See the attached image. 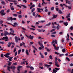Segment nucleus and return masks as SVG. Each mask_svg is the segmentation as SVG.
Instances as JSON below:
<instances>
[{
    "label": "nucleus",
    "instance_id": "0e129e2a",
    "mask_svg": "<svg viewBox=\"0 0 73 73\" xmlns=\"http://www.w3.org/2000/svg\"><path fill=\"white\" fill-rule=\"evenodd\" d=\"M56 32H53V33H51V34L53 35V34H56Z\"/></svg>",
    "mask_w": 73,
    "mask_h": 73
},
{
    "label": "nucleus",
    "instance_id": "58836bf2",
    "mask_svg": "<svg viewBox=\"0 0 73 73\" xmlns=\"http://www.w3.org/2000/svg\"><path fill=\"white\" fill-rule=\"evenodd\" d=\"M68 56H69V57H72V56H73V53L69 55Z\"/></svg>",
    "mask_w": 73,
    "mask_h": 73
},
{
    "label": "nucleus",
    "instance_id": "3c124183",
    "mask_svg": "<svg viewBox=\"0 0 73 73\" xmlns=\"http://www.w3.org/2000/svg\"><path fill=\"white\" fill-rule=\"evenodd\" d=\"M70 30L71 31H72L73 30V26H71L70 28Z\"/></svg>",
    "mask_w": 73,
    "mask_h": 73
},
{
    "label": "nucleus",
    "instance_id": "09e8293b",
    "mask_svg": "<svg viewBox=\"0 0 73 73\" xmlns=\"http://www.w3.org/2000/svg\"><path fill=\"white\" fill-rule=\"evenodd\" d=\"M56 11H57V12H58V10L59 9H58V8H56Z\"/></svg>",
    "mask_w": 73,
    "mask_h": 73
},
{
    "label": "nucleus",
    "instance_id": "e2e57ef3",
    "mask_svg": "<svg viewBox=\"0 0 73 73\" xmlns=\"http://www.w3.org/2000/svg\"><path fill=\"white\" fill-rule=\"evenodd\" d=\"M55 69V70H59V69L57 68H56Z\"/></svg>",
    "mask_w": 73,
    "mask_h": 73
},
{
    "label": "nucleus",
    "instance_id": "8fccbe9b",
    "mask_svg": "<svg viewBox=\"0 0 73 73\" xmlns=\"http://www.w3.org/2000/svg\"><path fill=\"white\" fill-rule=\"evenodd\" d=\"M0 44H2V45H3V44H4V43L3 42H0Z\"/></svg>",
    "mask_w": 73,
    "mask_h": 73
},
{
    "label": "nucleus",
    "instance_id": "c756f323",
    "mask_svg": "<svg viewBox=\"0 0 73 73\" xmlns=\"http://www.w3.org/2000/svg\"><path fill=\"white\" fill-rule=\"evenodd\" d=\"M51 59V60H52L53 59V58H52V56L51 55H50V56L49 57Z\"/></svg>",
    "mask_w": 73,
    "mask_h": 73
},
{
    "label": "nucleus",
    "instance_id": "13d9d810",
    "mask_svg": "<svg viewBox=\"0 0 73 73\" xmlns=\"http://www.w3.org/2000/svg\"><path fill=\"white\" fill-rule=\"evenodd\" d=\"M44 53L45 56L47 55V54H48V53L47 52H45Z\"/></svg>",
    "mask_w": 73,
    "mask_h": 73
},
{
    "label": "nucleus",
    "instance_id": "c9c22d12",
    "mask_svg": "<svg viewBox=\"0 0 73 73\" xmlns=\"http://www.w3.org/2000/svg\"><path fill=\"white\" fill-rule=\"evenodd\" d=\"M45 66H46L47 67H49V66H50V65H48V64H44Z\"/></svg>",
    "mask_w": 73,
    "mask_h": 73
},
{
    "label": "nucleus",
    "instance_id": "864d4df0",
    "mask_svg": "<svg viewBox=\"0 0 73 73\" xmlns=\"http://www.w3.org/2000/svg\"><path fill=\"white\" fill-rule=\"evenodd\" d=\"M55 54H58V55L59 54H60V53H59L58 52H55Z\"/></svg>",
    "mask_w": 73,
    "mask_h": 73
},
{
    "label": "nucleus",
    "instance_id": "423d86ee",
    "mask_svg": "<svg viewBox=\"0 0 73 73\" xmlns=\"http://www.w3.org/2000/svg\"><path fill=\"white\" fill-rule=\"evenodd\" d=\"M7 20H11V21L13 20V18H12V17H8Z\"/></svg>",
    "mask_w": 73,
    "mask_h": 73
},
{
    "label": "nucleus",
    "instance_id": "2f4dec72",
    "mask_svg": "<svg viewBox=\"0 0 73 73\" xmlns=\"http://www.w3.org/2000/svg\"><path fill=\"white\" fill-rule=\"evenodd\" d=\"M21 50H20L18 51V54H20V52H21Z\"/></svg>",
    "mask_w": 73,
    "mask_h": 73
},
{
    "label": "nucleus",
    "instance_id": "9b49d317",
    "mask_svg": "<svg viewBox=\"0 0 73 73\" xmlns=\"http://www.w3.org/2000/svg\"><path fill=\"white\" fill-rule=\"evenodd\" d=\"M58 13H59L60 14H62L63 13V12L61 11V10H59L58 11Z\"/></svg>",
    "mask_w": 73,
    "mask_h": 73
},
{
    "label": "nucleus",
    "instance_id": "6e6d98bb",
    "mask_svg": "<svg viewBox=\"0 0 73 73\" xmlns=\"http://www.w3.org/2000/svg\"><path fill=\"white\" fill-rule=\"evenodd\" d=\"M59 48V47H56V50H58V49Z\"/></svg>",
    "mask_w": 73,
    "mask_h": 73
},
{
    "label": "nucleus",
    "instance_id": "a211bd4d",
    "mask_svg": "<svg viewBox=\"0 0 73 73\" xmlns=\"http://www.w3.org/2000/svg\"><path fill=\"white\" fill-rule=\"evenodd\" d=\"M26 53L27 55H29V53L28 52V50L26 49Z\"/></svg>",
    "mask_w": 73,
    "mask_h": 73
},
{
    "label": "nucleus",
    "instance_id": "dca6fc26",
    "mask_svg": "<svg viewBox=\"0 0 73 73\" xmlns=\"http://www.w3.org/2000/svg\"><path fill=\"white\" fill-rule=\"evenodd\" d=\"M1 38L2 39V40H4V39H8V37L7 36H5L4 37H3V38Z\"/></svg>",
    "mask_w": 73,
    "mask_h": 73
},
{
    "label": "nucleus",
    "instance_id": "5701e85b",
    "mask_svg": "<svg viewBox=\"0 0 73 73\" xmlns=\"http://www.w3.org/2000/svg\"><path fill=\"white\" fill-rule=\"evenodd\" d=\"M54 24H56V25H57V24L56 22H55L54 23L53 22L52 23V25H54Z\"/></svg>",
    "mask_w": 73,
    "mask_h": 73
},
{
    "label": "nucleus",
    "instance_id": "412c9836",
    "mask_svg": "<svg viewBox=\"0 0 73 73\" xmlns=\"http://www.w3.org/2000/svg\"><path fill=\"white\" fill-rule=\"evenodd\" d=\"M38 10V12H41V11L40 10V8H37Z\"/></svg>",
    "mask_w": 73,
    "mask_h": 73
},
{
    "label": "nucleus",
    "instance_id": "680f3d73",
    "mask_svg": "<svg viewBox=\"0 0 73 73\" xmlns=\"http://www.w3.org/2000/svg\"><path fill=\"white\" fill-rule=\"evenodd\" d=\"M17 52H16L15 53V56H17Z\"/></svg>",
    "mask_w": 73,
    "mask_h": 73
},
{
    "label": "nucleus",
    "instance_id": "774afa93",
    "mask_svg": "<svg viewBox=\"0 0 73 73\" xmlns=\"http://www.w3.org/2000/svg\"><path fill=\"white\" fill-rule=\"evenodd\" d=\"M12 7H11V9L12 11H13V10H14V8H13Z\"/></svg>",
    "mask_w": 73,
    "mask_h": 73
},
{
    "label": "nucleus",
    "instance_id": "72a5a7b5",
    "mask_svg": "<svg viewBox=\"0 0 73 73\" xmlns=\"http://www.w3.org/2000/svg\"><path fill=\"white\" fill-rule=\"evenodd\" d=\"M62 52H63V53H64V52H65L66 50H65V49H63L62 50Z\"/></svg>",
    "mask_w": 73,
    "mask_h": 73
},
{
    "label": "nucleus",
    "instance_id": "a18cd8bd",
    "mask_svg": "<svg viewBox=\"0 0 73 73\" xmlns=\"http://www.w3.org/2000/svg\"><path fill=\"white\" fill-rule=\"evenodd\" d=\"M30 68L31 70H33L34 69V68L32 67H30Z\"/></svg>",
    "mask_w": 73,
    "mask_h": 73
},
{
    "label": "nucleus",
    "instance_id": "f3484780",
    "mask_svg": "<svg viewBox=\"0 0 73 73\" xmlns=\"http://www.w3.org/2000/svg\"><path fill=\"white\" fill-rule=\"evenodd\" d=\"M12 58H13V57H11L9 58V61H12Z\"/></svg>",
    "mask_w": 73,
    "mask_h": 73
},
{
    "label": "nucleus",
    "instance_id": "4d7b16f0",
    "mask_svg": "<svg viewBox=\"0 0 73 73\" xmlns=\"http://www.w3.org/2000/svg\"><path fill=\"white\" fill-rule=\"evenodd\" d=\"M37 31L38 32H41V30L39 29H38Z\"/></svg>",
    "mask_w": 73,
    "mask_h": 73
},
{
    "label": "nucleus",
    "instance_id": "473e14b6",
    "mask_svg": "<svg viewBox=\"0 0 73 73\" xmlns=\"http://www.w3.org/2000/svg\"><path fill=\"white\" fill-rule=\"evenodd\" d=\"M18 17H19V18H20V19H21V17H22V16L21 15H19L18 16Z\"/></svg>",
    "mask_w": 73,
    "mask_h": 73
},
{
    "label": "nucleus",
    "instance_id": "ea45409f",
    "mask_svg": "<svg viewBox=\"0 0 73 73\" xmlns=\"http://www.w3.org/2000/svg\"><path fill=\"white\" fill-rule=\"evenodd\" d=\"M55 66H57V67H59V65H58V64H55Z\"/></svg>",
    "mask_w": 73,
    "mask_h": 73
},
{
    "label": "nucleus",
    "instance_id": "39448f33",
    "mask_svg": "<svg viewBox=\"0 0 73 73\" xmlns=\"http://www.w3.org/2000/svg\"><path fill=\"white\" fill-rule=\"evenodd\" d=\"M10 54H9V53H8L5 54L4 56L5 57H7V58H8V57H9V55Z\"/></svg>",
    "mask_w": 73,
    "mask_h": 73
},
{
    "label": "nucleus",
    "instance_id": "9d476101",
    "mask_svg": "<svg viewBox=\"0 0 73 73\" xmlns=\"http://www.w3.org/2000/svg\"><path fill=\"white\" fill-rule=\"evenodd\" d=\"M39 54L40 56H41L42 58H44V56L42 55V54L41 53V52H40Z\"/></svg>",
    "mask_w": 73,
    "mask_h": 73
},
{
    "label": "nucleus",
    "instance_id": "79ce46f5",
    "mask_svg": "<svg viewBox=\"0 0 73 73\" xmlns=\"http://www.w3.org/2000/svg\"><path fill=\"white\" fill-rule=\"evenodd\" d=\"M13 35V36H15V34H14L13 33H11V32H10V33L9 35Z\"/></svg>",
    "mask_w": 73,
    "mask_h": 73
},
{
    "label": "nucleus",
    "instance_id": "4c0bfd02",
    "mask_svg": "<svg viewBox=\"0 0 73 73\" xmlns=\"http://www.w3.org/2000/svg\"><path fill=\"white\" fill-rule=\"evenodd\" d=\"M1 3L2 4H3V5H5V2L4 1H2Z\"/></svg>",
    "mask_w": 73,
    "mask_h": 73
},
{
    "label": "nucleus",
    "instance_id": "052dcab7",
    "mask_svg": "<svg viewBox=\"0 0 73 73\" xmlns=\"http://www.w3.org/2000/svg\"><path fill=\"white\" fill-rule=\"evenodd\" d=\"M53 73H56V72H55V69H54L53 71Z\"/></svg>",
    "mask_w": 73,
    "mask_h": 73
},
{
    "label": "nucleus",
    "instance_id": "1a4fd4ad",
    "mask_svg": "<svg viewBox=\"0 0 73 73\" xmlns=\"http://www.w3.org/2000/svg\"><path fill=\"white\" fill-rule=\"evenodd\" d=\"M21 63H22V64H25V63H26V64L28 65V62H27L26 61L24 62H22Z\"/></svg>",
    "mask_w": 73,
    "mask_h": 73
},
{
    "label": "nucleus",
    "instance_id": "f03ea898",
    "mask_svg": "<svg viewBox=\"0 0 73 73\" xmlns=\"http://www.w3.org/2000/svg\"><path fill=\"white\" fill-rule=\"evenodd\" d=\"M15 41L16 43H17V42H18V40H21L20 38L19 37L17 38V36L15 37Z\"/></svg>",
    "mask_w": 73,
    "mask_h": 73
},
{
    "label": "nucleus",
    "instance_id": "20e7f679",
    "mask_svg": "<svg viewBox=\"0 0 73 73\" xmlns=\"http://www.w3.org/2000/svg\"><path fill=\"white\" fill-rule=\"evenodd\" d=\"M4 11L3 10H1V12H0V13L2 15H5V13H4Z\"/></svg>",
    "mask_w": 73,
    "mask_h": 73
},
{
    "label": "nucleus",
    "instance_id": "e433bc0d",
    "mask_svg": "<svg viewBox=\"0 0 73 73\" xmlns=\"http://www.w3.org/2000/svg\"><path fill=\"white\" fill-rule=\"evenodd\" d=\"M18 13L19 14V15H21V14L22 13H21V11L20 12H18Z\"/></svg>",
    "mask_w": 73,
    "mask_h": 73
},
{
    "label": "nucleus",
    "instance_id": "a19ab883",
    "mask_svg": "<svg viewBox=\"0 0 73 73\" xmlns=\"http://www.w3.org/2000/svg\"><path fill=\"white\" fill-rule=\"evenodd\" d=\"M66 60H68V61H70V59H69V58H68L66 57Z\"/></svg>",
    "mask_w": 73,
    "mask_h": 73
},
{
    "label": "nucleus",
    "instance_id": "4468645a",
    "mask_svg": "<svg viewBox=\"0 0 73 73\" xmlns=\"http://www.w3.org/2000/svg\"><path fill=\"white\" fill-rule=\"evenodd\" d=\"M35 7V5L34 4L32 5L31 7L30 8V9H32V8H33Z\"/></svg>",
    "mask_w": 73,
    "mask_h": 73
},
{
    "label": "nucleus",
    "instance_id": "37998d69",
    "mask_svg": "<svg viewBox=\"0 0 73 73\" xmlns=\"http://www.w3.org/2000/svg\"><path fill=\"white\" fill-rule=\"evenodd\" d=\"M11 44H13V43L12 42H9L8 43L9 45L10 46L11 45Z\"/></svg>",
    "mask_w": 73,
    "mask_h": 73
},
{
    "label": "nucleus",
    "instance_id": "7ed1b4c3",
    "mask_svg": "<svg viewBox=\"0 0 73 73\" xmlns=\"http://www.w3.org/2000/svg\"><path fill=\"white\" fill-rule=\"evenodd\" d=\"M4 32L5 33L4 35L5 36H7V35H9L10 34V33H8V32L7 31H4Z\"/></svg>",
    "mask_w": 73,
    "mask_h": 73
},
{
    "label": "nucleus",
    "instance_id": "ddd939ff",
    "mask_svg": "<svg viewBox=\"0 0 73 73\" xmlns=\"http://www.w3.org/2000/svg\"><path fill=\"white\" fill-rule=\"evenodd\" d=\"M57 15H55L54 14L53 15V18H56L57 17Z\"/></svg>",
    "mask_w": 73,
    "mask_h": 73
},
{
    "label": "nucleus",
    "instance_id": "338daca9",
    "mask_svg": "<svg viewBox=\"0 0 73 73\" xmlns=\"http://www.w3.org/2000/svg\"><path fill=\"white\" fill-rule=\"evenodd\" d=\"M33 42H30V44L31 45H32V44H33Z\"/></svg>",
    "mask_w": 73,
    "mask_h": 73
},
{
    "label": "nucleus",
    "instance_id": "aec40b11",
    "mask_svg": "<svg viewBox=\"0 0 73 73\" xmlns=\"http://www.w3.org/2000/svg\"><path fill=\"white\" fill-rule=\"evenodd\" d=\"M50 24H51V23H49L48 24H46L45 25V26H46V27H48V26H49Z\"/></svg>",
    "mask_w": 73,
    "mask_h": 73
},
{
    "label": "nucleus",
    "instance_id": "f257e3e1",
    "mask_svg": "<svg viewBox=\"0 0 73 73\" xmlns=\"http://www.w3.org/2000/svg\"><path fill=\"white\" fill-rule=\"evenodd\" d=\"M10 68H11L12 69H15L16 68V67L14 66H11V67H10L9 66H8L7 68V69L9 70V71H10Z\"/></svg>",
    "mask_w": 73,
    "mask_h": 73
},
{
    "label": "nucleus",
    "instance_id": "7c9ffc66",
    "mask_svg": "<svg viewBox=\"0 0 73 73\" xmlns=\"http://www.w3.org/2000/svg\"><path fill=\"white\" fill-rule=\"evenodd\" d=\"M40 46L42 48H44V46H43V44L41 43L40 44Z\"/></svg>",
    "mask_w": 73,
    "mask_h": 73
},
{
    "label": "nucleus",
    "instance_id": "bf43d9fd",
    "mask_svg": "<svg viewBox=\"0 0 73 73\" xmlns=\"http://www.w3.org/2000/svg\"><path fill=\"white\" fill-rule=\"evenodd\" d=\"M23 38H24V36H22L21 37V40H23Z\"/></svg>",
    "mask_w": 73,
    "mask_h": 73
},
{
    "label": "nucleus",
    "instance_id": "de8ad7c7",
    "mask_svg": "<svg viewBox=\"0 0 73 73\" xmlns=\"http://www.w3.org/2000/svg\"><path fill=\"white\" fill-rule=\"evenodd\" d=\"M10 4H11L10 5V7H13V6H12V5H13V3H10Z\"/></svg>",
    "mask_w": 73,
    "mask_h": 73
},
{
    "label": "nucleus",
    "instance_id": "c85d7f7f",
    "mask_svg": "<svg viewBox=\"0 0 73 73\" xmlns=\"http://www.w3.org/2000/svg\"><path fill=\"white\" fill-rule=\"evenodd\" d=\"M59 28H60V25H58L57 27V30H58V29H59Z\"/></svg>",
    "mask_w": 73,
    "mask_h": 73
},
{
    "label": "nucleus",
    "instance_id": "4be33fe9",
    "mask_svg": "<svg viewBox=\"0 0 73 73\" xmlns=\"http://www.w3.org/2000/svg\"><path fill=\"white\" fill-rule=\"evenodd\" d=\"M33 16H36V13L35 12H33Z\"/></svg>",
    "mask_w": 73,
    "mask_h": 73
},
{
    "label": "nucleus",
    "instance_id": "603ef678",
    "mask_svg": "<svg viewBox=\"0 0 73 73\" xmlns=\"http://www.w3.org/2000/svg\"><path fill=\"white\" fill-rule=\"evenodd\" d=\"M51 10H52V11H53V10H54V7H52L51 8Z\"/></svg>",
    "mask_w": 73,
    "mask_h": 73
},
{
    "label": "nucleus",
    "instance_id": "6ab92c4d",
    "mask_svg": "<svg viewBox=\"0 0 73 73\" xmlns=\"http://www.w3.org/2000/svg\"><path fill=\"white\" fill-rule=\"evenodd\" d=\"M64 25L66 26H67L68 25V22H66V23H64Z\"/></svg>",
    "mask_w": 73,
    "mask_h": 73
},
{
    "label": "nucleus",
    "instance_id": "6e6552de",
    "mask_svg": "<svg viewBox=\"0 0 73 73\" xmlns=\"http://www.w3.org/2000/svg\"><path fill=\"white\" fill-rule=\"evenodd\" d=\"M17 24L16 23H15L14 24V25H12V26L14 27H17Z\"/></svg>",
    "mask_w": 73,
    "mask_h": 73
},
{
    "label": "nucleus",
    "instance_id": "0eeeda50",
    "mask_svg": "<svg viewBox=\"0 0 73 73\" xmlns=\"http://www.w3.org/2000/svg\"><path fill=\"white\" fill-rule=\"evenodd\" d=\"M34 37V36H31V35H30L29 36V38L30 39H31V40H33Z\"/></svg>",
    "mask_w": 73,
    "mask_h": 73
},
{
    "label": "nucleus",
    "instance_id": "2eb2a0df",
    "mask_svg": "<svg viewBox=\"0 0 73 73\" xmlns=\"http://www.w3.org/2000/svg\"><path fill=\"white\" fill-rule=\"evenodd\" d=\"M44 4H45V2H44V0H42V5H44Z\"/></svg>",
    "mask_w": 73,
    "mask_h": 73
},
{
    "label": "nucleus",
    "instance_id": "cd10ccee",
    "mask_svg": "<svg viewBox=\"0 0 73 73\" xmlns=\"http://www.w3.org/2000/svg\"><path fill=\"white\" fill-rule=\"evenodd\" d=\"M56 31V29H52L50 30V32H53V31Z\"/></svg>",
    "mask_w": 73,
    "mask_h": 73
},
{
    "label": "nucleus",
    "instance_id": "f8f14e48",
    "mask_svg": "<svg viewBox=\"0 0 73 73\" xmlns=\"http://www.w3.org/2000/svg\"><path fill=\"white\" fill-rule=\"evenodd\" d=\"M22 66H19L17 67V69L19 71V72H20V68H22Z\"/></svg>",
    "mask_w": 73,
    "mask_h": 73
},
{
    "label": "nucleus",
    "instance_id": "69168bd1",
    "mask_svg": "<svg viewBox=\"0 0 73 73\" xmlns=\"http://www.w3.org/2000/svg\"><path fill=\"white\" fill-rule=\"evenodd\" d=\"M33 48L34 49H36V50H37V49H36V48H35V46H33Z\"/></svg>",
    "mask_w": 73,
    "mask_h": 73
},
{
    "label": "nucleus",
    "instance_id": "393cba45",
    "mask_svg": "<svg viewBox=\"0 0 73 73\" xmlns=\"http://www.w3.org/2000/svg\"><path fill=\"white\" fill-rule=\"evenodd\" d=\"M35 11V8H33L31 9V12H33L34 11Z\"/></svg>",
    "mask_w": 73,
    "mask_h": 73
},
{
    "label": "nucleus",
    "instance_id": "c03bdc74",
    "mask_svg": "<svg viewBox=\"0 0 73 73\" xmlns=\"http://www.w3.org/2000/svg\"><path fill=\"white\" fill-rule=\"evenodd\" d=\"M13 16H15V17H16L17 16V14H13Z\"/></svg>",
    "mask_w": 73,
    "mask_h": 73
},
{
    "label": "nucleus",
    "instance_id": "b1692460",
    "mask_svg": "<svg viewBox=\"0 0 73 73\" xmlns=\"http://www.w3.org/2000/svg\"><path fill=\"white\" fill-rule=\"evenodd\" d=\"M70 14H68L67 16L66 17V18H68L69 17H70Z\"/></svg>",
    "mask_w": 73,
    "mask_h": 73
},
{
    "label": "nucleus",
    "instance_id": "5fc2aeb1",
    "mask_svg": "<svg viewBox=\"0 0 73 73\" xmlns=\"http://www.w3.org/2000/svg\"><path fill=\"white\" fill-rule=\"evenodd\" d=\"M38 7L39 8H40V7H41V4L40 3H39V4L38 5Z\"/></svg>",
    "mask_w": 73,
    "mask_h": 73
},
{
    "label": "nucleus",
    "instance_id": "f704fd0d",
    "mask_svg": "<svg viewBox=\"0 0 73 73\" xmlns=\"http://www.w3.org/2000/svg\"><path fill=\"white\" fill-rule=\"evenodd\" d=\"M55 64H58V62H57V60H55Z\"/></svg>",
    "mask_w": 73,
    "mask_h": 73
},
{
    "label": "nucleus",
    "instance_id": "49530a36",
    "mask_svg": "<svg viewBox=\"0 0 73 73\" xmlns=\"http://www.w3.org/2000/svg\"><path fill=\"white\" fill-rule=\"evenodd\" d=\"M67 3H68V4H70V1H68Z\"/></svg>",
    "mask_w": 73,
    "mask_h": 73
},
{
    "label": "nucleus",
    "instance_id": "a878e982",
    "mask_svg": "<svg viewBox=\"0 0 73 73\" xmlns=\"http://www.w3.org/2000/svg\"><path fill=\"white\" fill-rule=\"evenodd\" d=\"M45 21H39V23H45Z\"/></svg>",
    "mask_w": 73,
    "mask_h": 73
},
{
    "label": "nucleus",
    "instance_id": "bb28decb",
    "mask_svg": "<svg viewBox=\"0 0 73 73\" xmlns=\"http://www.w3.org/2000/svg\"><path fill=\"white\" fill-rule=\"evenodd\" d=\"M21 5L22 6H23L24 8H27V6H26L24 5Z\"/></svg>",
    "mask_w": 73,
    "mask_h": 73
}]
</instances>
